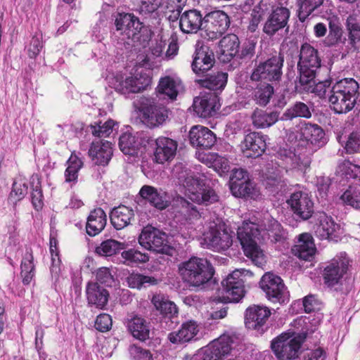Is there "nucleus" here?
<instances>
[{
	"label": "nucleus",
	"instance_id": "17",
	"mask_svg": "<svg viewBox=\"0 0 360 360\" xmlns=\"http://www.w3.org/2000/svg\"><path fill=\"white\" fill-rule=\"evenodd\" d=\"M293 212L302 219H308L314 212V203L306 192L299 191L290 195L287 200Z\"/></svg>",
	"mask_w": 360,
	"mask_h": 360
},
{
	"label": "nucleus",
	"instance_id": "64",
	"mask_svg": "<svg viewBox=\"0 0 360 360\" xmlns=\"http://www.w3.org/2000/svg\"><path fill=\"white\" fill-rule=\"evenodd\" d=\"M129 353L134 360H152L153 359L148 350L135 345L129 347Z\"/></svg>",
	"mask_w": 360,
	"mask_h": 360
},
{
	"label": "nucleus",
	"instance_id": "46",
	"mask_svg": "<svg viewBox=\"0 0 360 360\" xmlns=\"http://www.w3.org/2000/svg\"><path fill=\"white\" fill-rule=\"evenodd\" d=\"M329 32L324 39L326 46H334L345 44L346 38L343 37V31L336 20H330L328 23Z\"/></svg>",
	"mask_w": 360,
	"mask_h": 360
},
{
	"label": "nucleus",
	"instance_id": "61",
	"mask_svg": "<svg viewBox=\"0 0 360 360\" xmlns=\"http://www.w3.org/2000/svg\"><path fill=\"white\" fill-rule=\"evenodd\" d=\"M132 19V14L131 13H119L115 18V26L117 31L121 33H126L130 34V22Z\"/></svg>",
	"mask_w": 360,
	"mask_h": 360
},
{
	"label": "nucleus",
	"instance_id": "1",
	"mask_svg": "<svg viewBox=\"0 0 360 360\" xmlns=\"http://www.w3.org/2000/svg\"><path fill=\"white\" fill-rule=\"evenodd\" d=\"M359 84L353 78H345L337 82L331 88L329 102L331 109L337 114L352 110L358 96Z\"/></svg>",
	"mask_w": 360,
	"mask_h": 360
},
{
	"label": "nucleus",
	"instance_id": "63",
	"mask_svg": "<svg viewBox=\"0 0 360 360\" xmlns=\"http://www.w3.org/2000/svg\"><path fill=\"white\" fill-rule=\"evenodd\" d=\"M345 149L347 153L360 152V131L352 132L347 141Z\"/></svg>",
	"mask_w": 360,
	"mask_h": 360
},
{
	"label": "nucleus",
	"instance_id": "58",
	"mask_svg": "<svg viewBox=\"0 0 360 360\" xmlns=\"http://www.w3.org/2000/svg\"><path fill=\"white\" fill-rule=\"evenodd\" d=\"M27 184L24 180L21 179L15 180L13 184L12 191L10 193V200L15 203L22 200L27 195Z\"/></svg>",
	"mask_w": 360,
	"mask_h": 360
},
{
	"label": "nucleus",
	"instance_id": "54",
	"mask_svg": "<svg viewBox=\"0 0 360 360\" xmlns=\"http://www.w3.org/2000/svg\"><path fill=\"white\" fill-rule=\"evenodd\" d=\"M265 225V229L268 231L269 238L274 243H283L286 238V233L281 228L278 221L272 219Z\"/></svg>",
	"mask_w": 360,
	"mask_h": 360
},
{
	"label": "nucleus",
	"instance_id": "60",
	"mask_svg": "<svg viewBox=\"0 0 360 360\" xmlns=\"http://www.w3.org/2000/svg\"><path fill=\"white\" fill-rule=\"evenodd\" d=\"M176 205L181 207V213L187 218H195L199 215L196 207L183 198H178L176 200Z\"/></svg>",
	"mask_w": 360,
	"mask_h": 360
},
{
	"label": "nucleus",
	"instance_id": "34",
	"mask_svg": "<svg viewBox=\"0 0 360 360\" xmlns=\"http://www.w3.org/2000/svg\"><path fill=\"white\" fill-rule=\"evenodd\" d=\"M279 156L283 161V166L286 170L292 169H297L298 170L305 171L310 165L311 161L307 157H301L296 155L290 150H281Z\"/></svg>",
	"mask_w": 360,
	"mask_h": 360
},
{
	"label": "nucleus",
	"instance_id": "9",
	"mask_svg": "<svg viewBox=\"0 0 360 360\" xmlns=\"http://www.w3.org/2000/svg\"><path fill=\"white\" fill-rule=\"evenodd\" d=\"M321 67V58L319 56L318 50L305 43L301 46L299 54V60L297 63V70L299 75L297 79H304L311 78L313 75H316L318 69Z\"/></svg>",
	"mask_w": 360,
	"mask_h": 360
},
{
	"label": "nucleus",
	"instance_id": "12",
	"mask_svg": "<svg viewBox=\"0 0 360 360\" xmlns=\"http://www.w3.org/2000/svg\"><path fill=\"white\" fill-rule=\"evenodd\" d=\"M139 243L146 250L169 254V246L167 245L166 234L151 226L144 227L138 238Z\"/></svg>",
	"mask_w": 360,
	"mask_h": 360
},
{
	"label": "nucleus",
	"instance_id": "16",
	"mask_svg": "<svg viewBox=\"0 0 360 360\" xmlns=\"http://www.w3.org/2000/svg\"><path fill=\"white\" fill-rule=\"evenodd\" d=\"M151 79L146 73H137L124 79L116 78L115 89L122 94L138 93L150 85Z\"/></svg>",
	"mask_w": 360,
	"mask_h": 360
},
{
	"label": "nucleus",
	"instance_id": "20",
	"mask_svg": "<svg viewBox=\"0 0 360 360\" xmlns=\"http://www.w3.org/2000/svg\"><path fill=\"white\" fill-rule=\"evenodd\" d=\"M214 64L212 52H210L207 46H201L195 49L193 55L191 68L198 76H204Z\"/></svg>",
	"mask_w": 360,
	"mask_h": 360
},
{
	"label": "nucleus",
	"instance_id": "44",
	"mask_svg": "<svg viewBox=\"0 0 360 360\" xmlns=\"http://www.w3.org/2000/svg\"><path fill=\"white\" fill-rule=\"evenodd\" d=\"M311 117V112L308 105L301 101H297L283 112L280 120L288 121L297 117L308 119Z\"/></svg>",
	"mask_w": 360,
	"mask_h": 360
},
{
	"label": "nucleus",
	"instance_id": "6",
	"mask_svg": "<svg viewBox=\"0 0 360 360\" xmlns=\"http://www.w3.org/2000/svg\"><path fill=\"white\" fill-rule=\"evenodd\" d=\"M182 184L186 196L194 202L207 205L219 200L215 191L210 186H205L197 175L187 174Z\"/></svg>",
	"mask_w": 360,
	"mask_h": 360
},
{
	"label": "nucleus",
	"instance_id": "55",
	"mask_svg": "<svg viewBox=\"0 0 360 360\" xmlns=\"http://www.w3.org/2000/svg\"><path fill=\"white\" fill-rule=\"evenodd\" d=\"M349 38L352 43L360 40V17L357 14L349 15L346 20Z\"/></svg>",
	"mask_w": 360,
	"mask_h": 360
},
{
	"label": "nucleus",
	"instance_id": "22",
	"mask_svg": "<svg viewBox=\"0 0 360 360\" xmlns=\"http://www.w3.org/2000/svg\"><path fill=\"white\" fill-rule=\"evenodd\" d=\"M179 27L184 33H196L198 30L204 31V17L197 9L186 11L180 14Z\"/></svg>",
	"mask_w": 360,
	"mask_h": 360
},
{
	"label": "nucleus",
	"instance_id": "25",
	"mask_svg": "<svg viewBox=\"0 0 360 360\" xmlns=\"http://www.w3.org/2000/svg\"><path fill=\"white\" fill-rule=\"evenodd\" d=\"M193 108L199 117H211L218 108L217 96L214 94H207L196 97L193 101Z\"/></svg>",
	"mask_w": 360,
	"mask_h": 360
},
{
	"label": "nucleus",
	"instance_id": "8",
	"mask_svg": "<svg viewBox=\"0 0 360 360\" xmlns=\"http://www.w3.org/2000/svg\"><path fill=\"white\" fill-rule=\"evenodd\" d=\"M252 276V273L247 269H236L221 281L223 301L238 302L245 295V278Z\"/></svg>",
	"mask_w": 360,
	"mask_h": 360
},
{
	"label": "nucleus",
	"instance_id": "11",
	"mask_svg": "<svg viewBox=\"0 0 360 360\" xmlns=\"http://www.w3.org/2000/svg\"><path fill=\"white\" fill-rule=\"evenodd\" d=\"M284 58L281 54L272 56L255 68L250 79L252 81L265 80L267 82H278L283 74Z\"/></svg>",
	"mask_w": 360,
	"mask_h": 360
},
{
	"label": "nucleus",
	"instance_id": "37",
	"mask_svg": "<svg viewBox=\"0 0 360 360\" xmlns=\"http://www.w3.org/2000/svg\"><path fill=\"white\" fill-rule=\"evenodd\" d=\"M106 214L101 208L91 211L88 217L86 229L90 236L98 235L105 226Z\"/></svg>",
	"mask_w": 360,
	"mask_h": 360
},
{
	"label": "nucleus",
	"instance_id": "26",
	"mask_svg": "<svg viewBox=\"0 0 360 360\" xmlns=\"http://www.w3.org/2000/svg\"><path fill=\"white\" fill-rule=\"evenodd\" d=\"M290 16V11L285 7H276L269 16L264 26V32L269 35L274 34L284 27Z\"/></svg>",
	"mask_w": 360,
	"mask_h": 360
},
{
	"label": "nucleus",
	"instance_id": "39",
	"mask_svg": "<svg viewBox=\"0 0 360 360\" xmlns=\"http://www.w3.org/2000/svg\"><path fill=\"white\" fill-rule=\"evenodd\" d=\"M274 9V6L271 0H261L252 11L248 30L255 32L260 21L265 16H269Z\"/></svg>",
	"mask_w": 360,
	"mask_h": 360
},
{
	"label": "nucleus",
	"instance_id": "28",
	"mask_svg": "<svg viewBox=\"0 0 360 360\" xmlns=\"http://www.w3.org/2000/svg\"><path fill=\"white\" fill-rule=\"evenodd\" d=\"M88 304L99 309H105L108 304L109 292L97 283L89 282L86 287Z\"/></svg>",
	"mask_w": 360,
	"mask_h": 360
},
{
	"label": "nucleus",
	"instance_id": "23",
	"mask_svg": "<svg viewBox=\"0 0 360 360\" xmlns=\"http://www.w3.org/2000/svg\"><path fill=\"white\" fill-rule=\"evenodd\" d=\"M89 155L96 165H108L112 156L111 142L108 141H93L89 150Z\"/></svg>",
	"mask_w": 360,
	"mask_h": 360
},
{
	"label": "nucleus",
	"instance_id": "18",
	"mask_svg": "<svg viewBox=\"0 0 360 360\" xmlns=\"http://www.w3.org/2000/svg\"><path fill=\"white\" fill-rule=\"evenodd\" d=\"M240 147L245 157L257 158L262 155L266 149L265 136L259 132H250L245 136Z\"/></svg>",
	"mask_w": 360,
	"mask_h": 360
},
{
	"label": "nucleus",
	"instance_id": "40",
	"mask_svg": "<svg viewBox=\"0 0 360 360\" xmlns=\"http://www.w3.org/2000/svg\"><path fill=\"white\" fill-rule=\"evenodd\" d=\"M118 145L124 154L134 156L138 154L141 143L136 134L127 131L120 136Z\"/></svg>",
	"mask_w": 360,
	"mask_h": 360
},
{
	"label": "nucleus",
	"instance_id": "24",
	"mask_svg": "<svg viewBox=\"0 0 360 360\" xmlns=\"http://www.w3.org/2000/svg\"><path fill=\"white\" fill-rule=\"evenodd\" d=\"M139 194L151 205L158 210H164L169 205V198L167 193L162 189L145 185L141 188Z\"/></svg>",
	"mask_w": 360,
	"mask_h": 360
},
{
	"label": "nucleus",
	"instance_id": "49",
	"mask_svg": "<svg viewBox=\"0 0 360 360\" xmlns=\"http://www.w3.org/2000/svg\"><path fill=\"white\" fill-rule=\"evenodd\" d=\"M231 191L236 197L255 198L257 196V191L249 180H245L244 182L232 183Z\"/></svg>",
	"mask_w": 360,
	"mask_h": 360
},
{
	"label": "nucleus",
	"instance_id": "32",
	"mask_svg": "<svg viewBox=\"0 0 360 360\" xmlns=\"http://www.w3.org/2000/svg\"><path fill=\"white\" fill-rule=\"evenodd\" d=\"M199 328L194 321H188L181 325L180 329L168 335L169 340L173 344H183L191 341L198 333Z\"/></svg>",
	"mask_w": 360,
	"mask_h": 360
},
{
	"label": "nucleus",
	"instance_id": "38",
	"mask_svg": "<svg viewBox=\"0 0 360 360\" xmlns=\"http://www.w3.org/2000/svg\"><path fill=\"white\" fill-rule=\"evenodd\" d=\"M134 217V214L133 210L127 206L120 205L112 210L110 213V221L116 229H122L130 224Z\"/></svg>",
	"mask_w": 360,
	"mask_h": 360
},
{
	"label": "nucleus",
	"instance_id": "2",
	"mask_svg": "<svg viewBox=\"0 0 360 360\" xmlns=\"http://www.w3.org/2000/svg\"><path fill=\"white\" fill-rule=\"evenodd\" d=\"M179 273L189 287L200 288L211 280L214 269L207 259L192 257L179 264Z\"/></svg>",
	"mask_w": 360,
	"mask_h": 360
},
{
	"label": "nucleus",
	"instance_id": "10",
	"mask_svg": "<svg viewBox=\"0 0 360 360\" xmlns=\"http://www.w3.org/2000/svg\"><path fill=\"white\" fill-rule=\"evenodd\" d=\"M259 286L269 300L274 303L283 304L289 300L287 290L281 278L273 273L267 272L262 277Z\"/></svg>",
	"mask_w": 360,
	"mask_h": 360
},
{
	"label": "nucleus",
	"instance_id": "43",
	"mask_svg": "<svg viewBox=\"0 0 360 360\" xmlns=\"http://www.w3.org/2000/svg\"><path fill=\"white\" fill-rule=\"evenodd\" d=\"M228 79V74L223 72H217L205 77L204 79H196L195 82L202 87L212 91H221L224 89Z\"/></svg>",
	"mask_w": 360,
	"mask_h": 360
},
{
	"label": "nucleus",
	"instance_id": "27",
	"mask_svg": "<svg viewBox=\"0 0 360 360\" xmlns=\"http://www.w3.org/2000/svg\"><path fill=\"white\" fill-rule=\"evenodd\" d=\"M270 314V310L266 307H250L245 312V326L249 329L259 330L266 323Z\"/></svg>",
	"mask_w": 360,
	"mask_h": 360
},
{
	"label": "nucleus",
	"instance_id": "47",
	"mask_svg": "<svg viewBox=\"0 0 360 360\" xmlns=\"http://www.w3.org/2000/svg\"><path fill=\"white\" fill-rule=\"evenodd\" d=\"M233 338L229 335H222L210 343L211 348L222 360L232 349Z\"/></svg>",
	"mask_w": 360,
	"mask_h": 360
},
{
	"label": "nucleus",
	"instance_id": "35",
	"mask_svg": "<svg viewBox=\"0 0 360 360\" xmlns=\"http://www.w3.org/2000/svg\"><path fill=\"white\" fill-rule=\"evenodd\" d=\"M295 255L304 260H309L316 252L315 245L311 236L302 233L300 236L297 244L292 249Z\"/></svg>",
	"mask_w": 360,
	"mask_h": 360
},
{
	"label": "nucleus",
	"instance_id": "29",
	"mask_svg": "<svg viewBox=\"0 0 360 360\" xmlns=\"http://www.w3.org/2000/svg\"><path fill=\"white\" fill-rule=\"evenodd\" d=\"M315 78L316 75H313L311 78L304 79L303 82H302L301 79H296L295 84V90L299 93H313L319 98H324L328 89L330 86V82L325 80L316 83Z\"/></svg>",
	"mask_w": 360,
	"mask_h": 360
},
{
	"label": "nucleus",
	"instance_id": "33",
	"mask_svg": "<svg viewBox=\"0 0 360 360\" xmlns=\"http://www.w3.org/2000/svg\"><path fill=\"white\" fill-rule=\"evenodd\" d=\"M128 330L132 336L141 341L150 338V323L143 317L134 315L129 318L126 322Z\"/></svg>",
	"mask_w": 360,
	"mask_h": 360
},
{
	"label": "nucleus",
	"instance_id": "19",
	"mask_svg": "<svg viewBox=\"0 0 360 360\" xmlns=\"http://www.w3.org/2000/svg\"><path fill=\"white\" fill-rule=\"evenodd\" d=\"M191 144L201 149H210L216 143L215 134L207 127L195 125L189 131Z\"/></svg>",
	"mask_w": 360,
	"mask_h": 360
},
{
	"label": "nucleus",
	"instance_id": "31",
	"mask_svg": "<svg viewBox=\"0 0 360 360\" xmlns=\"http://www.w3.org/2000/svg\"><path fill=\"white\" fill-rule=\"evenodd\" d=\"M303 138L311 145L321 148L327 143L323 129L316 124L304 123L300 129Z\"/></svg>",
	"mask_w": 360,
	"mask_h": 360
},
{
	"label": "nucleus",
	"instance_id": "59",
	"mask_svg": "<svg viewBox=\"0 0 360 360\" xmlns=\"http://www.w3.org/2000/svg\"><path fill=\"white\" fill-rule=\"evenodd\" d=\"M341 200L356 209H360V190L349 187L341 195Z\"/></svg>",
	"mask_w": 360,
	"mask_h": 360
},
{
	"label": "nucleus",
	"instance_id": "7",
	"mask_svg": "<svg viewBox=\"0 0 360 360\" xmlns=\"http://www.w3.org/2000/svg\"><path fill=\"white\" fill-rule=\"evenodd\" d=\"M136 105L142 114L143 122L150 127L162 124L168 117L166 107L160 103L156 98L140 97Z\"/></svg>",
	"mask_w": 360,
	"mask_h": 360
},
{
	"label": "nucleus",
	"instance_id": "56",
	"mask_svg": "<svg viewBox=\"0 0 360 360\" xmlns=\"http://www.w3.org/2000/svg\"><path fill=\"white\" fill-rule=\"evenodd\" d=\"M186 3L187 0H167L166 5L167 19L171 22L176 21Z\"/></svg>",
	"mask_w": 360,
	"mask_h": 360
},
{
	"label": "nucleus",
	"instance_id": "30",
	"mask_svg": "<svg viewBox=\"0 0 360 360\" xmlns=\"http://www.w3.org/2000/svg\"><path fill=\"white\" fill-rule=\"evenodd\" d=\"M239 45L237 35L229 34L224 36L219 43V60L223 63L229 62L238 53Z\"/></svg>",
	"mask_w": 360,
	"mask_h": 360
},
{
	"label": "nucleus",
	"instance_id": "15",
	"mask_svg": "<svg viewBox=\"0 0 360 360\" xmlns=\"http://www.w3.org/2000/svg\"><path fill=\"white\" fill-rule=\"evenodd\" d=\"M316 219V221L314 226L316 236L321 240L328 239L337 241L340 234V225L325 212L319 213Z\"/></svg>",
	"mask_w": 360,
	"mask_h": 360
},
{
	"label": "nucleus",
	"instance_id": "51",
	"mask_svg": "<svg viewBox=\"0 0 360 360\" xmlns=\"http://www.w3.org/2000/svg\"><path fill=\"white\" fill-rule=\"evenodd\" d=\"M323 3V0H297L299 7L298 17L301 21L306 18L314 11L317 10Z\"/></svg>",
	"mask_w": 360,
	"mask_h": 360
},
{
	"label": "nucleus",
	"instance_id": "14",
	"mask_svg": "<svg viewBox=\"0 0 360 360\" xmlns=\"http://www.w3.org/2000/svg\"><path fill=\"white\" fill-rule=\"evenodd\" d=\"M349 265V259L345 253H341L335 257L323 271V279L328 286H334L338 284L344 274L347 272Z\"/></svg>",
	"mask_w": 360,
	"mask_h": 360
},
{
	"label": "nucleus",
	"instance_id": "13",
	"mask_svg": "<svg viewBox=\"0 0 360 360\" xmlns=\"http://www.w3.org/2000/svg\"><path fill=\"white\" fill-rule=\"evenodd\" d=\"M204 33L202 36L207 40L220 37L230 25L228 15L221 11H214L204 16Z\"/></svg>",
	"mask_w": 360,
	"mask_h": 360
},
{
	"label": "nucleus",
	"instance_id": "50",
	"mask_svg": "<svg viewBox=\"0 0 360 360\" xmlns=\"http://www.w3.org/2000/svg\"><path fill=\"white\" fill-rule=\"evenodd\" d=\"M127 282L130 288L141 289L157 285L158 281L154 276L131 274L127 278Z\"/></svg>",
	"mask_w": 360,
	"mask_h": 360
},
{
	"label": "nucleus",
	"instance_id": "4",
	"mask_svg": "<svg viewBox=\"0 0 360 360\" xmlns=\"http://www.w3.org/2000/svg\"><path fill=\"white\" fill-rule=\"evenodd\" d=\"M308 330L300 333H282L271 342V347L278 360H292L301 353V347Z\"/></svg>",
	"mask_w": 360,
	"mask_h": 360
},
{
	"label": "nucleus",
	"instance_id": "42",
	"mask_svg": "<svg viewBox=\"0 0 360 360\" xmlns=\"http://www.w3.org/2000/svg\"><path fill=\"white\" fill-rule=\"evenodd\" d=\"M279 118V113L276 111L268 112L258 109L254 110L251 115L252 124L258 129L269 127L274 124Z\"/></svg>",
	"mask_w": 360,
	"mask_h": 360
},
{
	"label": "nucleus",
	"instance_id": "21",
	"mask_svg": "<svg viewBox=\"0 0 360 360\" xmlns=\"http://www.w3.org/2000/svg\"><path fill=\"white\" fill-rule=\"evenodd\" d=\"M176 150V141L165 136L159 137L155 140L154 160L159 164L171 161L174 158Z\"/></svg>",
	"mask_w": 360,
	"mask_h": 360
},
{
	"label": "nucleus",
	"instance_id": "57",
	"mask_svg": "<svg viewBox=\"0 0 360 360\" xmlns=\"http://www.w3.org/2000/svg\"><path fill=\"white\" fill-rule=\"evenodd\" d=\"M115 122L112 120H108L101 124V122H95L90 125L91 132L94 136L105 138L112 131Z\"/></svg>",
	"mask_w": 360,
	"mask_h": 360
},
{
	"label": "nucleus",
	"instance_id": "5",
	"mask_svg": "<svg viewBox=\"0 0 360 360\" xmlns=\"http://www.w3.org/2000/svg\"><path fill=\"white\" fill-rule=\"evenodd\" d=\"M234 233L221 221L210 223L202 235L201 244L216 252L227 250L233 244Z\"/></svg>",
	"mask_w": 360,
	"mask_h": 360
},
{
	"label": "nucleus",
	"instance_id": "41",
	"mask_svg": "<svg viewBox=\"0 0 360 360\" xmlns=\"http://www.w3.org/2000/svg\"><path fill=\"white\" fill-rule=\"evenodd\" d=\"M274 92L271 84L263 82L252 87L250 97L259 106H266L269 103Z\"/></svg>",
	"mask_w": 360,
	"mask_h": 360
},
{
	"label": "nucleus",
	"instance_id": "3",
	"mask_svg": "<svg viewBox=\"0 0 360 360\" xmlns=\"http://www.w3.org/2000/svg\"><path fill=\"white\" fill-rule=\"evenodd\" d=\"M259 236L260 230L259 226L255 223L244 221L242 226L238 228V239L245 255L252 260L255 265L262 267L266 260L263 250L257 245Z\"/></svg>",
	"mask_w": 360,
	"mask_h": 360
},
{
	"label": "nucleus",
	"instance_id": "52",
	"mask_svg": "<svg viewBox=\"0 0 360 360\" xmlns=\"http://www.w3.org/2000/svg\"><path fill=\"white\" fill-rule=\"evenodd\" d=\"M121 256L124 259L123 263L128 266L146 263L149 261L150 258L148 254L141 252L134 248L123 251Z\"/></svg>",
	"mask_w": 360,
	"mask_h": 360
},
{
	"label": "nucleus",
	"instance_id": "48",
	"mask_svg": "<svg viewBox=\"0 0 360 360\" xmlns=\"http://www.w3.org/2000/svg\"><path fill=\"white\" fill-rule=\"evenodd\" d=\"M65 171V182L75 184L77 181L78 172L83 166V162L76 155L72 154L67 161Z\"/></svg>",
	"mask_w": 360,
	"mask_h": 360
},
{
	"label": "nucleus",
	"instance_id": "62",
	"mask_svg": "<svg viewBox=\"0 0 360 360\" xmlns=\"http://www.w3.org/2000/svg\"><path fill=\"white\" fill-rule=\"evenodd\" d=\"M43 47L42 34L36 33L32 38L29 46H27L28 56L31 58H34L39 55Z\"/></svg>",
	"mask_w": 360,
	"mask_h": 360
},
{
	"label": "nucleus",
	"instance_id": "45",
	"mask_svg": "<svg viewBox=\"0 0 360 360\" xmlns=\"http://www.w3.org/2000/svg\"><path fill=\"white\" fill-rule=\"evenodd\" d=\"M180 82L171 77L160 79L157 87L160 96H166L170 100H174L179 92Z\"/></svg>",
	"mask_w": 360,
	"mask_h": 360
},
{
	"label": "nucleus",
	"instance_id": "36",
	"mask_svg": "<svg viewBox=\"0 0 360 360\" xmlns=\"http://www.w3.org/2000/svg\"><path fill=\"white\" fill-rule=\"evenodd\" d=\"M151 302L155 309L165 318L172 319L177 316L179 311L176 305L164 295L157 294L153 295Z\"/></svg>",
	"mask_w": 360,
	"mask_h": 360
},
{
	"label": "nucleus",
	"instance_id": "53",
	"mask_svg": "<svg viewBox=\"0 0 360 360\" xmlns=\"http://www.w3.org/2000/svg\"><path fill=\"white\" fill-rule=\"evenodd\" d=\"M124 248V244L115 240L108 239L96 248V252L99 255L108 257L117 254L120 250Z\"/></svg>",
	"mask_w": 360,
	"mask_h": 360
}]
</instances>
